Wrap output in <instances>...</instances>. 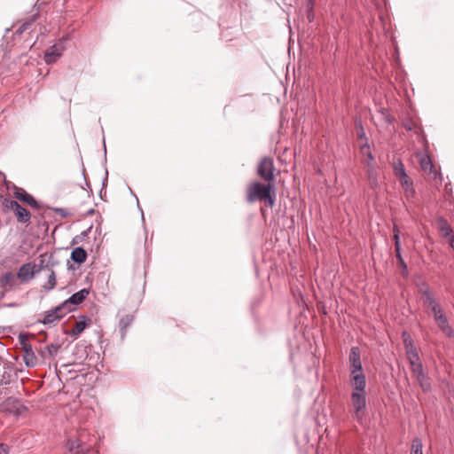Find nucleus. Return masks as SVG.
<instances>
[{
  "mask_svg": "<svg viewBox=\"0 0 454 454\" xmlns=\"http://www.w3.org/2000/svg\"><path fill=\"white\" fill-rule=\"evenodd\" d=\"M264 201L267 207H272L275 204L274 185L271 183L264 184L260 182H254L247 187V201Z\"/></svg>",
  "mask_w": 454,
  "mask_h": 454,
  "instance_id": "1",
  "label": "nucleus"
},
{
  "mask_svg": "<svg viewBox=\"0 0 454 454\" xmlns=\"http://www.w3.org/2000/svg\"><path fill=\"white\" fill-rule=\"evenodd\" d=\"M349 383L361 387V384L366 382L365 374L363 372L361 352L358 347H352L348 356Z\"/></svg>",
  "mask_w": 454,
  "mask_h": 454,
  "instance_id": "2",
  "label": "nucleus"
},
{
  "mask_svg": "<svg viewBox=\"0 0 454 454\" xmlns=\"http://www.w3.org/2000/svg\"><path fill=\"white\" fill-rule=\"evenodd\" d=\"M350 386L353 389L351 394L352 416L357 422L363 423L366 409V382L362 383L360 388L356 385Z\"/></svg>",
  "mask_w": 454,
  "mask_h": 454,
  "instance_id": "3",
  "label": "nucleus"
},
{
  "mask_svg": "<svg viewBox=\"0 0 454 454\" xmlns=\"http://www.w3.org/2000/svg\"><path fill=\"white\" fill-rule=\"evenodd\" d=\"M4 211H12L19 223L28 226L31 223V213L22 207L17 200L4 198L2 200Z\"/></svg>",
  "mask_w": 454,
  "mask_h": 454,
  "instance_id": "4",
  "label": "nucleus"
},
{
  "mask_svg": "<svg viewBox=\"0 0 454 454\" xmlns=\"http://www.w3.org/2000/svg\"><path fill=\"white\" fill-rule=\"evenodd\" d=\"M69 40V37L63 36L59 42L51 46H50L45 51L43 55V59L46 64L51 65L57 62V60L62 56L64 51L66 50V43Z\"/></svg>",
  "mask_w": 454,
  "mask_h": 454,
  "instance_id": "5",
  "label": "nucleus"
},
{
  "mask_svg": "<svg viewBox=\"0 0 454 454\" xmlns=\"http://www.w3.org/2000/svg\"><path fill=\"white\" fill-rule=\"evenodd\" d=\"M20 282L17 278L16 274L12 271H5L0 275V289L2 291V296L5 294L16 291L20 287Z\"/></svg>",
  "mask_w": 454,
  "mask_h": 454,
  "instance_id": "6",
  "label": "nucleus"
},
{
  "mask_svg": "<svg viewBox=\"0 0 454 454\" xmlns=\"http://www.w3.org/2000/svg\"><path fill=\"white\" fill-rule=\"evenodd\" d=\"M274 163L270 157L263 158L258 165L257 174L268 183L274 180Z\"/></svg>",
  "mask_w": 454,
  "mask_h": 454,
  "instance_id": "7",
  "label": "nucleus"
},
{
  "mask_svg": "<svg viewBox=\"0 0 454 454\" xmlns=\"http://www.w3.org/2000/svg\"><path fill=\"white\" fill-rule=\"evenodd\" d=\"M37 271L38 270L35 269V264L32 262H27L19 268L16 276L20 284H26L35 278V275Z\"/></svg>",
  "mask_w": 454,
  "mask_h": 454,
  "instance_id": "8",
  "label": "nucleus"
},
{
  "mask_svg": "<svg viewBox=\"0 0 454 454\" xmlns=\"http://www.w3.org/2000/svg\"><path fill=\"white\" fill-rule=\"evenodd\" d=\"M67 449L69 454H88L91 446L82 442L80 438H76L69 439L67 442Z\"/></svg>",
  "mask_w": 454,
  "mask_h": 454,
  "instance_id": "9",
  "label": "nucleus"
},
{
  "mask_svg": "<svg viewBox=\"0 0 454 454\" xmlns=\"http://www.w3.org/2000/svg\"><path fill=\"white\" fill-rule=\"evenodd\" d=\"M13 195L17 200L27 204L32 208L39 209L41 207L40 203L23 188L14 186Z\"/></svg>",
  "mask_w": 454,
  "mask_h": 454,
  "instance_id": "10",
  "label": "nucleus"
},
{
  "mask_svg": "<svg viewBox=\"0 0 454 454\" xmlns=\"http://www.w3.org/2000/svg\"><path fill=\"white\" fill-rule=\"evenodd\" d=\"M90 292L88 289L83 288L74 294H72L67 300L65 301L67 302V306L70 309V310L74 309V306L82 303L89 295Z\"/></svg>",
  "mask_w": 454,
  "mask_h": 454,
  "instance_id": "11",
  "label": "nucleus"
},
{
  "mask_svg": "<svg viewBox=\"0 0 454 454\" xmlns=\"http://www.w3.org/2000/svg\"><path fill=\"white\" fill-rule=\"evenodd\" d=\"M366 176L369 185L372 189H376L379 186L378 173L376 170L375 164H369L366 166Z\"/></svg>",
  "mask_w": 454,
  "mask_h": 454,
  "instance_id": "12",
  "label": "nucleus"
},
{
  "mask_svg": "<svg viewBox=\"0 0 454 454\" xmlns=\"http://www.w3.org/2000/svg\"><path fill=\"white\" fill-rule=\"evenodd\" d=\"M360 153L364 158V162L366 166H368L369 164H375L374 156L372 154L371 146L368 144V142H364L360 145Z\"/></svg>",
  "mask_w": 454,
  "mask_h": 454,
  "instance_id": "13",
  "label": "nucleus"
},
{
  "mask_svg": "<svg viewBox=\"0 0 454 454\" xmlns=\"http://www.w3.org/2000/svg\"><path fill=\"white\" fill-rule=\"evenodd\" d=\"M440 330L449 338L453 336L452 327L450 325L448 318L444 314L442 317H438L435 320Z\"/></svg>",
  "mask_w": 454,
  "mask_h": 454,
  "instance_id": "14",
  "label": "nucleus"
},
{
  "mask_svg": "<svg viewBox=\"0 0 454 454\" xmlns=\"http://www.w3.org/2000/svg\"><path fill=\"white\" fill-rule=\"evenodd\" d=\"M90 323L91 319L89 317L82 315L72 330V335L78 336Z\"/></svg>",
  "mask_w": 454,
  "mask_h": 454,
  "instance_id": "15",
  "label": "nucleus"
},
{
  "mask_svg": "<svg viewBox=\"0 0 454 454\" xmlns=\"http://www.w3.org/2000/svg\"><path fill=\"white\" fill-rule=\"evenodd\" d=\"M71 259L78 263V264H82L83 263L86 259H87V252L85 251V249L82 247H75L74 249H73V251L71 252Z\"/></svg>",
  "mask_w": 454,
  "mask_h": 454,
  "instance_id": "16",
  "label": "nucleus"
},
{
  "mask_svg": "<svg viewBox=\"0 0 454 454\" xmlns=\"http://www.w3.org/2000/svg\"><path fill=\"white\" fill-rule=\"evenodd\" d=\"M403 189L404 190L405 196L409 198H412L415 195V190L413 188V183L410 180V177L403 178L399 180Z\"/></svg>",
  "mask_w": 454,
  "mask_h": 454,
  "instance_id": "17",
  "label": "nucleus"
},
{
  "mask_svg": "<svg viewBox=\"0 0 454 454\" xmlns=\"http://www.w3.org/2000/svg\"><path fill=\"white\" fill-rule=\"evenodd\" d=\"M132 322H133V317L131 315H126L120 319L119 328L121 331V339H123L125 337L127 329L129 327V325L132 324Z\"/></svg>",
  "mask_w": 454,
  "mask_h": 454,
  "instance_id": "18",
  "label": "nucleus"
},
{
  "mask_svg": "<svg viewBox=\"0 0 454 454\" xmlns=\"http://www.w3.org/2000/svg\"><path fill=\"white\" fill-rule=\"evenodd\" d=\"M394 174L398 180L407 178L408 175L401 160L394 162Z\"/></svg>",
  "mask_w": 454,
  "mask_h": 454,
  "instance_id": "19",
  "label": "nucleus"
},
{
  "mask_svg": "<svg viewBox=\"0 0 454 454\" xmlns=\"http://www.w3.org/2000/svg\"><path fill=\"white\" fill-rule=\"evenodd\" d=\"M440 229L444 237L450 238V246L454 247V237L452 236V229L446 220H441L440 222Z\"/></svg>",
  "mask_w": 454,
  "mask_h": 454,
  "instance_id": "20",
  "label": "nucleus"
},
{
  "mask_svg": "<svg viewBox=\"0 0 454 454\" xmlns=\"http://www.w3.org/2000/svg\"><path fill=\"white\" fill-rule=\"evenodd\" d=\"M59 320H60V316H56L55 314H52V311L51 309L49 311H46L43 315V317L42 319H39L38 322L43 325H51Z\"/></svg>",
  "mask_w": 454,
  "mask_h": 454,
  "instance_id": "21",
  "label": "nucleus"
},
{
  "mask_svg": "<svg viewBox=\"0 0 454 454\" xmlns=\"http://www.w3.org/2000/svg\"><path fill=\"white\" fill-rule=\"evenodd\" d=\"M52 314L56 316H60V319L68 312H70V309L67 306V302L63 301L59 305L56 306L51 309Z\"/></svg>",
  "mask_w": 454,
  "mask_h": 454,
  "instance_id": "22",
  "label": "nucleus"
},
{
  "mask_svg": "<svg viewBox=\"0 0 454 454\" xmlns=\"http://www.w3.org/2000/svg\"><path fill=\"white\" fill-rule=\"evenodd\" d=\"M419 387L424 392H428L431 389V384L429 378L426 373H423V377L415 376Z\"/></svg>",
  "mask_w": 454,
  "mask_h": 454,
  "instance_id": "23",
  "label": "nucleus"
},
{
  "mask_svg": "<svg viewBox=\"0 0 454 454\" xmlns=\"http://www.w3.org/2000/svg\"><path fill=\"white\" fill-rule=\"evenodd\" d=\"M60 345L58 343H51L47 345L43 350V356L48 357H53L59 352Z\"/></svg>",
  "mask_w": 454,
  "mask_h": 454,
  "instance_id": "24",
  "label": "nucleus"
},
{
  "mask_svg": "<svg viewBox=\"0 0 454 454\" xmlns=\"http://www.w3.org/2000/svg\"><path fill=\"white\" fill-rule=\"evenodd\" d=\"M402 337H403V341L404 348H405V353L417 348L414 346L413 340L411 339L410 334H408L406 332H403L402 334Z\"/></svg>",
  "mask_w": 454,
  "mask_h": 454,
  "instance_id": "25",
  "label": "nucleus"
},
{
  "mask_svg": "<svg viewBox=\"0 0 454 454\" xmlns=\"http://www.w3.org/2000/svg\"><path fill=\"white\" fill-rule=\"evenodd\" d=\"M37 15L35 14L31 18L24 21L16 30L17 35H21L35 21Z\"/></svg>",
  "mask_w": 454,
  "mask_h": 454,
  "instance_id": "26",
  "label": "nucleus"
},
{
  "mask_svg": "<svg viewBox=\"0 0 454 454\" xmlns=\"http://www.w3.org/2000/svg\"><path fill=\"white\" fill-rule=\"evenodd\" d=\"M423 443L421 439L415 438L412 440L411 454H423Z\"/></svg>",
  "mask_w": 454,
  "mask_h": 454,
  "instance_id": "27",
  "label": "nucleus"
},
{
  "mask_svg": "<svg viewBox=\"0 0 454 454\" xmlns=\"http://www.w3.org/2000/svg\"><path fill=\"white\" fill-rule=\"evenodd\" d=\"M419 164H420L421 168L424 171H429V172L433 171L434 165L432 163L431 159L427 155L423 156L420 159Z\"/></svg>",
  "mask_w": 454,
  "mask_h": 454,
  "instance_id": "28",
  "label": "nucleus"
},
{
  "mask_svg": "<svg viewBox=\"0 0 454 454\" xmlns=\"http://www.w3.org/2000/svg\"><path fill=\"white\" fill-rule=\"evenodd\" d=\"M356 129L357 138L360 140H364V143L368 142L366 134L362 125V121L360 120H356Z\"/></svg>",
  "mask_w": 454,
  "mask_h": 454,
  "instance_id": "29",
  "label": "nucleus"
},
{
  "mask_svg": "<svg viewBox=\"0 0 454 454\" xmlns=\"http://www.w3.org/2000/svg\"><path fill=\"white\" fill-rule=\"evenodd\" d=\"M406 356H407L411 365H412V363H420L421 362L417 348L414 350H411V351H408L406 353Z\"/></svg>",
  "mask_w": 454,
  "mask_h": 454,
  "instance_id": "30",
  "label": "nucleus"
},
{
  "mask_svg": "<svg viewBox=\"0 0 454 454\" xmlns=\"http://www.w3.org/2000/svg\"><path fill=\"white\" fill-rule=\"evenodd\" d=\"M411 372L414 374V376H420L423 377L424 368L422 363H412V365H411Z\"/></svg>",
  "mask_w": 454,
  "mask_h": 454,
  "instance_id": "31",
  "label": "nucleus"
},
{
  "mask_svg": "<svg viewBox=\"0 0 454 454\" xmlns=\"http://www.w3.org/2000/svg\"><path fill=\"white\" fill-rule=\"evenodd\" d=\"M24 361L27 366L33 367L36 364V357L34 352L24 356Z\"/></svg>",
  "mask_w": 454,
  "mask_h": 454,
  "instance_id": "32",
  "label": "nucleus"
},
{
  "mask_svg": "<svg viewBox=\"0 0 454 454\" xmlns=\"http://www.w3.org/2000/svg\"><path fill=\"white\" fill-rule=\"evenodd\" d=\"M92 226H90L86 231H83L79 235H76L72 241V244H77L79 242H82L90 233Z\"/></svg>",
  "mask_w": 454,
  "mask_h": 454,
  "instance_id": "33",
  "label": "nucleus"
},
{
  "mask_svg": "<svg viewBox=\"0 0 454 454\" xmlns=\"http://www.w3.org/2000/svg\"><path fill=\"white\" fill-rule=\"evenodd\" d=\"M419 293L425 297V299L434 295L426 282L421 284V286L419 287Z\"/></svg>",
  "mask_w": 454,
  "mask_h": 454,
  "instance_id": "34",
  "label": "nucleus"
},
{
  "mask_svg": "<svg viewBox=\"0 0 454 454\" xmlns=\"http://www.w3.org/2000/svg\"><path fill=\"white\" fill-rule=\"evenodd\" d=\"M48 284H49V286L46 287L44 286V288L46 290H51L55 287L56 284H57V280H56V275L54 273V271H51V274L49 275L48 277Z\"/></svg>",
  "mask_w": 454,
  "mask_h": 454,
  "instance_id": "35",
  "label": "nucleus"
},
{
  "mask_svg": "<svg viewBox=\"0 0 454 454\" xmlns=\"http://www.w3.org/2000/svg\"><path fill=\"white\" fill-rule=\"evenodd\" d=\"M439 303L434 298V295H432L430 297H427L424 301V305L429 307L430 309H433L434 306H437Z\"/></svg>",
  "mask_w": 454,
  "mask_h": 454,
  "instance_id": "36",
  "label": "nucleus"
},
{
  "mask_svg": "<svg viewBox=\"0 0 454 454\" xmlns=\"http://www.w3.org/2000/svg\"><path fill=\"white\" fill-rule=\"evenodd\" d=\"M433 314H434V320H436L438 318V317H442L444 315L443 311H442V309L441 307L440 304H438L437 306H434L433 309H431Z\"/></svg>",
  "mask_w": 454,
  "mask_h": 454,
  "instance_id": "37",
  "label": "nucleus"
},
{
  "mask_svg": "<svg viewBox=\"0 0 454 454\" xmlns=\"http://www.w3.org/2000/svg\"><path fill=\"white\" fill-rule=\"evenodd\" d=\"M306 15L308 21L309 23L313 22L315 20L314 7H306Z\"/></svg>",
  "mask_w": 454,
  "mask_h": 454,
  "instance_id": "38",
  "label": "nucleus"
},
{
  "mask_svg": "<svg viewBox=\"0 0 454 454\" xmlns=\"http://www.w3.org/2000/svg\"><path fill=\"white\" fill-rule=\"evenodd\" d=\"M396 260H397V262H398L399 266L402 269L403 274V275L407 274L408 266H407V263L404 262L403 258L400 257V258H397Z\"/></svg>",
  "mask_w": 454,
  "mask_h": 454,
  "instance_id": "39",
  "label": "nucleus"
},
{
  "mask_svg": "<svg viewBox=\"0 0 454 454\" xmlns=\"http://www.w3.org/2000/svg\"><path fill=\"white\" fill-rule=\"evenodd\" d=\"M21 344L23 346L25 355L30 354L31 352H33L32 347L29 343H27V341L25 342V341L21 340Z\"/></svg>",
  "mask_w": 454,
  "mask_h": 454,
  "instance_id": "40",
  "label": "nucleus"
},
{
  "mask_svg": "<svg viewBox=\"0 0 454 454\" xmlns=\"http://www.w3.org/2000/svg\"><path fill=\"white\" fill-rule=\"evenodd\" d=\"M54 210L63 217H67L68 215V213L64 208H55Z\"/></svg>",
  "mask_w": 454,
  "mask_h": 454,
  "instance_id": "41",
  "label": "nucleus"
},
{
  "mask_svg": "<svg viewBox=\"0 0 454 454\" xmlns=\"http://www.w3.org/2000/svg\"><path fill=\"white\" fill-rule=\"evenodd\" d=\"M401 245L395 246V257L400 258L403 257L401 254Z\"/></svg>",
  "mask_w": 454,
  "mask_h": 454,
  "instance_id": "42",
  "label": "nucleus"
},
{
  "mask_svg": "<svg viewBox=\"0 0 454 454\" xmlns=\"http://www.w3.org/2000/svg\"><path fill=\"white\" fill-rule=\"evenodd\" d=\"M0 454H8V447L3 443L0 444Z\"/></svg>",
  "mask_w": 454,
  "mask_h": 454,
  "instance_id": "43",
  "label": "nucleus"
},
{
  "mask_svg": "<svg viewBox=\"0 0 454 454\" xmlns=\"http://www.w3.org/2000/svg\"><path fill=\"white\" fill-rule=\"evenodd\" d=\"M393 238H394V240H395V246L401 245L399 234L395 233Z\"/></svg>",
  "mask_w": 454,
  "mask_h": 454,
  "instance_id": "44",
  "label": "nucleus"
},
{
  "mask_svg": "<svg viewBox=\"0 0 454 454\" xmlns=\"http://www.w3.org/2000/svg\"><path fill=\"white\" fill-rule=\"evenodd\" d=\"M316 0H306V7H315Z\"/></svg>",
  "mask_w": 454,
  "mask_h": 454,
  "instance_id": "45",
  "label": "nucleus"
},
{
  "mask_svg": "<svg viewBox=\"0 0 454 454\" xmlns=\"http://www.w3.org/2000/svg\"><path fill=\"white\" fill-rule=\"evenodd\" d=\"M393 233H396V234H399V230H398V227L396 225L394 226L393 228Z\"/></svg>",
  "mask_w": 454,
  "mask_h": 454,
  "instance_id": "46",
  "label": "nucleus"
},
{
  "mask_svg": "<svg viewBox=\"0 0 454 454\" xmlns=\"http://www.w3.org/2000/svg\"><path fill=\"white\" fill-rule=\"evenodd\" d=\"M405 128L408 130H411V129H412L411 125H410V124H405Z\"/></svg>",
  "mask_w": 454,
  "mask_h": 454,
  "instance_id": "47",
  "label": "nucleus"
},
{
  "mask_svg": "<svg viewBox=\"0 0 454 454\" xmlns=\"http://www.w3.org/2000/svg\"><path fill=\"white\" fill-rule=\"evenodd\" d=\"M93 213H94V209H93V208H91V209H90V210L87 212V215H92Z\"/></svg>",
  "mask_w": 454,
  "mask_h": 454,
  "instance_id": "48",
  "label": "nucleus"
},
{
  "mask_svg": "<svg viewBox=\"0 0 454 454\" xmlns=\"http://www.w3.org/2000/svg\"><path fill=\"white\" fill-rule=\"evenodd\" d=\"M106 145L104 144V149H105V153H106Z\"/></svg>",
  "mask_w": 454,
  "mask_h": 454,
  "instance_id": "49",
  "label": "nucleus"
}]
</instances>
